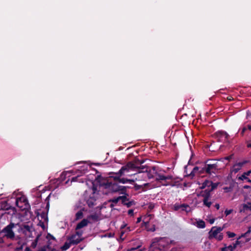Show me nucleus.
I'll list each match as a JSON object with an SVG mask.
<instances>
[{
    "mask_svg": "<svg viewBox=\"0 0 251 251\" xmlns=\"http://www.w3.org/2000/svg\"><path fill=\"white\" fill-rule=\"evenodd\" d=\"M94 177L96 180V183L99 185V189L104 188L109 189L113 192H120L122 193H124L126 191V187L125 186H120L116 183L110 182L99 176H94Z\"/></svg>",
    "mask_w": 251,
    "mask_h": 251,
    "instance_id": "nucleus-3",
    "label": "nucleus"
},
{
    "mask_svg": "<svg viewBox=\"0 0 251 251\" xmlns=\"http://www.w3.org/2000/svg\"><path fill=\"white\" fill-rule=\"evenodd\" d=\"M247 130V128L246 127H244L243 128L242 130V131H241V135H243L244 132H245V131Z\"/></svg>",
    "mask_w": 251,
    "mask_h": 251,
    "instance_id": "nucleus-44",
    "label": "nucleus"
},
{
    "mask_svg": "<svg viewBox=\"0 0 251 251\" xmlns=\"http://www.w3.org/2000/svg\"><path fill=\"white\" fill-rule=\"evenodd\" d=\"M119 174L122 176H127L137 175L139 180H140V177L143 180H145L147 177H151L145 166L138 167L132 162H129L123 166L119 170Z\"/></svg>",
    "mask_w": 251,
    "mask_h": 251,
    "instance_id": "nucleus-1",
    "label": "nucleus"
},
{
    "mask_svg": "<svg viewBox=\"0 0 251 251\" xmlns=\"http://www.w3.org/2000/svg\"><path fill=\"white\" fill-rule=\"evenodd\" d=\"M223 227L213 226L209 232V238L210 239L215 238L218 241H221L223 238V236L221 232L224 229Z\"/></svg>",
    "mask_w": 251,
    "mask_h": 251,
    "instance_id": "nucleus-10",
    "label": "nucleus"
},
{
    "mask_svg": "<svg viewBox=\"0 0 251 251\" xmlns=\"http://www.w3.org/2000/svg\"><path fill=\"white\" fill-rule=\"evenodd\" d=\"M145 248L142 247L141 243L139 241H137L135 242L134 247L128 249L127 251H145Z\"/></svg>",
    "mask_w": 251,
    "mask_h": 251,
    "instance_id": "nucleus-17",
    "label": "nucleus"
},
{
    "mask_svg": "<svg viewBox=\"0 0 251 251\" xmlns=\"http://www.w3.org/2000/svg\"><path fill=\"white\" fill-rule=\"evenodd\" d=\"M38 251H46V249L45 248H42L40 250H39Z\"/></svg>",
    "mask_w": 251,
    "mask_h": 251,
    "instance_id": "nucleus-52",
    "label": "nucleus"
},
{
    "mask_svg": "<svg viewBox=\"0 0 251 251\" xmlns=\"http://www.w3.org/2000/svg\"><path fill=\"white\" fill-rule=\"evenodd\" d=\"M87 219L92 222H97L99 220L100 217L97 213H93L87 217Z\"/></svg>",
    "mask_w": 251,
    "mask_h": 251,
    "instance_id": "nucleus-21",
    "label": "nucleus"
},
{
    "mask_svg": "<svg viewBox=\"0 0 251 251\" xmlns=\"http://www.w3.org/2000/svg\"><path fill=\"white\" fill-rule=\"evenodd\" d=\"M121 228H123L125 232H129L131 231L132 229L130 226H126V225L122 226H121Z\"/></svg>",
    "mask_w": 251,
    "mask_h": 251,
    "instance_id": "nucleus-33",
    "label": "nucleus"
},
{
    "mask_svg": "<svg viewBox=\"0 0 251 251\" xmlns=\"http://www.w3.org/2000/svg\"><path fill=\"white\" fill-rule=\"evenodd\" d=\"M215 207L217 209H219L220 208V205L219 204H216L215 205Z\"/></svg>",
    "mask_w": 251,
    "mask_h": 251,
    "instance_id": "nucleus-49",
    "label": "nucleus"
},
{
    "mask_svg": "<svg viewBox=\"0 0 251 251\" xmlns=\"http://www.w3.org/2000/svg\"><path fill=\"white\" fill-rule=\"evenodd\" d=\"M218 186V183H213L212 182V184L210 185V187L208 188L211 191H213Z\"/></svg>",
    "mask_w": 251,
    "mask_h": 251,
    "instance_id": "nucleus-34",
    "label": "nucleus"
},
{
    "mask_svg": "<svg viewBox=\"0 0 251 251\" xmlns=\"http://www.w3.org/2000/svg\"><path fill=\"white\" fill-rule=\"evenodd\" d=\"M16 204L21 210H28L30 208V205L28 203L26 197L22 195H20L17 197Z\"/></svg>",
    "mask_w": 251,
    "mask_h": 251,
    "instance_id": "nucleus-9",
    "label": "nucleus"
},
{
    "mask_svg": "<svg viewBox=\"0 0 251 251\" xmlns=\"http://www.w3.org/2000/svg\"><path fill=\"white\" fill-rule=\"evenodd\" d=\"M16 249H17L18 250L21 249V250L23 251V246H21L20 247L16 248Z\"/></svg>",
    "mask_w": 251,
    "mask_h": 251,
    "instance_id": "nucleus-53",
    "label": "nucleus"
},
{
    "mask_svg": "<svg viewBox=\"0 0 251 251\" xmlns=\"http://www.w3.org/2000/svg\"><path fill=\"white\" fill-rule=\"evenodd\" d=\"M215 222V219H211L209 220V222L210 224H213Z\"/></svg>",
    "mask_w": 251,
    "mask_h": 251,
    "instance_id": "nucleus-45",
    "label": "nucleus"
},
{
    "mask_svg": "<svg viewBox=\"0 0 251 251\" xmlns=\"http://www.w3.org/2000/svg\"><path fill=\"white\" fill-rule=\"evenodd\" d=\"M17 222H19V226H18L19 228V232L22 233L24 234L25 236H29V234H30V228L29 226L27 225H20V222L21 221L20 215H19V217H18L16 219Z\"/></svg>",
    "mask_w": 251,
    "mask_h": 251,
    "instance_id": "nucleus-12",
    "label": "nucleus"
},
{
    "mask_svg": "<svg viewBox=\"0 0 251 251\" xmlns=\"http://www.w3.org/2000/svg\"><path fill=\"white\" fill-rule=\"evenodd\" d=\"M197 226L199 228H203L205 227V222L202 220H199L197 222Z\"/></svg>",
    "mask_w": 251,
    "mask_h": 251,
    "instance_id": "nucleus-27",
    "label": "nucleus"
},
{
    "mask_svg": "<svg viewBox=\"0 0 251 251\" xmlns=\"http://www.w3.org/2000/svg\"><path fill=\"white\" fill-rule=\"evenodd\" d=\"M153 206H152L151 205L150 206V208L151 209L152 208H153Z\"/></svg>",
    "mask_w": 251,
    "mask_h": 251,
    "instance_id": "nucleus-60",
    "label": "nucleus"
},
{
    "mask_svg": "<svg viewBox=\"0 0 251 251\" xmlns=\"http://www.w3.org/2000/svg\"><path fill=\"white\" fill-rule=\"evenodd\" d=\"M222 135L223 137H225L226 139H227L228 137V134L225 131L222 132Z\"/></svg>",
    "mask_w": 251,
    "mask_h": 251,
    "instance_id": "nucleus-41",
    "label": "nucleus"
},
{
    "mask_svg": "<svg viewBox=\"0 0 251 251\" xmlns=\"http://www.w3.org/2000/svg\"><path fill=\"white\" fill-rule=\"evenodd\" d=\"M227 99L228 100L231 101L233 100V98L231 97H229L227 98Z\"/></svg>",
    "mask_w": 251,
    "mask_h": 251,
    "instance_id": "nucleus-55",
    "label": "nucleus"
},
{
    "mask_svg": "<svg viewBox=\"0 0 251 251\" xmlns=\"http://www.w3.org/2000/svg\"><path fill=\"white\" fill-rule=\"evenodd\" d=\"M0 208L2 210H8L10 209V206L6 202L4 201L1 203Z\"/></svg>",
    "mask_w": 251,
    "mask_h": 251,
    "instance_id": "nucleus-25",
    "label": "nucleus"
},
{
    "mask_svg": "<svg viewBox=\"0 0 251 251\" xmlns=\"http://www.w3.org/2000/svg\"><path fill=\"white\" fill-rule=\"evenodd\" d=\"M239 179L241 180H245L246 182L251 183V170L244 173L240 176L239 177Z\"/></svg>",
    "mask_w": 251,
    "mask_h": 251,
    "instance_id": "nucleus-16",
    "label": "nucleus"
},
{
    "mask_svg": "<svg viewBox=\"0 0 251 251\" xmlns=\"http://www.w3.org/2000/svg\"><path fill=\"white\" fill-rule=\"evenodd\" d=\"M74 235H78L79 238H81V236L82 235V231H77L76 232L75 234Z\"/></svg>",
    "mask_w": 251,
    "mask_h": 251,
    "instance_id": "nucleus-42",
    "label": "nucleus"
},
{
    "mask_svg": "<svg viewBox=\"0 0 251 251\" xmlns=\"http://www.w3.org/2000/svg\"><path fill=\"white\" fill-rule=\"evenodd\" d=\"M232 209H226L225 211V214H226V216L231 214L232 212Z\"/></svg>",
    "mask_w": 251,
    "mask_h": 251,
    "instance_id": "nucleus-40",
    "label": "nucleus"
},
{
    "mask_svg": "<svg viewBox=\"0 0 251 251\" xmlns=\"http://www.w3.org/2000/svg\"><path fill=\"white\" fill-rule=\"evenodd\" d=\"M42 218H44L45 220H46L47 219V216L45 214H43L42 215H41Z\"/></svg>",
    "mask_w": 251,
    "mask_h": 251,
    "instance_id": "nucleus-46",
    "label": "nucleus"
},
{
    "mask_svg": "<svg viewBox=\"0 0 251 251\" xmlns=\"http://www.w3.org/2000/svg\"><path fill=\"white\" fill-rule=\"evenodd\" d=\"M248 128L249 130H251V125H249V126H248Z\"/></svg>",
    "mask_w": 251,
    "mask_h": 251,
    "instance_id": "nucleus-56",
    "label": "nucleus"
},
{
    "mask_svg": "<svg viewBox=\"0 0 251 251\" xmlns=\"http://www.w3.org/2000/svg\"><path fill=\"white\" fill-rule=\"evenodd\" d=\"M39 237H40V235H38L36 237V239L34 240V241L32 242V243L31 244V247L32 248L34 249L36 247Z\"/></svg>",
    "mask_w": 251,
    "mask_h": 251,
    "instance_id": "nucleus-31",
    "label": "nucleus"
},
{
    "mask_svg": "<svg viewBox=\"0 0 251 251\" xmlns=\"http://www.w3.org/2000/svg\"><path fill=\"white\" fill-rule=\"evenodd\" d=\"M244 163V162H242L235 164L231 169V172L234 174L237 173L242 168Z\"/></svg>",
    "mask_w": 251,
    "mask_h": 251,
    "instance_id": "nucleus-19",
    "label": "nucleus"
},
{
    "mask_svg": "<svg viewBox=\"0 0 251 251\" xmlns=\"http://www.w3.org/2000/svg\"><path fill=\"white\" fill-rule=\"evenodd\" d=\"M251 116V113H248L247 115V118L250 119Z\"/></svg>",
    "mask_w": 251,
    "mask_h": 251,
    "instance_id": "nucleus-51",
    "label": "nucleus"
},
{
    "mask_svg": "<svg viewBox=\"0 0 251 251\" xmlns=\"http://www.w3.org/2000/svg\"><path fill=\"white\" fill-rule=\"evenodd\" d=\"M126 201H125V202H124L125 203V204L126 205V206L128 207H130L131 205H132L133 204H134V201H130L129 202H126Z\"/></svg>",
    "mask_w": 251,
    "mask_h": 251,
    "instance_id": "nucleus-36",
    "label": "nucleus"
},
{
    "mask_svg": "<svg viewBox=\"0 0 251 251\" xmlns=\"http://www.w3.org/2000/svg\"><path fill=\"white\" fill-rule=\"evenodd\" d=\"M247 146H248V147L251 148V143L250 144H248Z\"/></svg>",
    "mask_w": 251,
    "mask_h": 251,
    "instance_id": "nucleus-57",
    "label": "nucleus"
},
{
    "mask_svg": "<svg viewBox=\"0 0 251 251\" xmlns=\"http://www.w3.org/2000/svg\"><path fill=\"white\" fill-rule=\"evenodd\" d=\"M173 209L175 211L181 210L182 211H185L188 212L190 211V207L187 204H179V203H175L173 205Z\"/></svg>",
    "mask_w": 251,
    "mask_h": 251,
    "instance_id": "nucleus-15",
    "label": "nucleus"
},
{
    "mask_svg": "<svg viewBox=\"0 0 251 251\" xmlns=\"http://www.w3.org/2000/svg\"><path fill=\"white\" fill-rule=\"evenodd\" d=\"M71 245L72 244L70 241L69 242H65L64 245L61 247V249L63 251H66L70 247Z\"/></svg>",
    "mask_w": 251,
    "mask_h": 251,
    "instance_id": "nucleus-30",
    "label": "nucleus"
},
{
    "mask_svg": "<svg viewBox=\"0 0 251 251\" xmlns=\"http://www.w3.org/2000/svg\"><path fill=\"white\" fill-rule=\"evenodd\" d=\"M226 234L229 238H232L235 236L236 234L233 232H231L230 231H227Z\"/></svg>",
    "mask_w": 251,
    "mask_h": 251,
    "instance_id": "nucleus-37",
    "label": "nucleus"
},
{
    "mask_svg": "<svg viewBox=\"0 0 251 251\" xmlns=\"http://www.w3.org/2000/svg\"><path fill=\"white\" fill-rule=\"evenodd\" d=\"M125 232H126L125 231L123 228H121V232H120V237L123 240H124V239L125 238V237H124V235Z\"/></svg>",
    "mask_w": 251,
    "mask_h": 251,
    "instance_id": "nucleus-38",
    "label": "nucleus"
},
{
    "mask_svg": "<svg viewBox=\"0 0 251 251\" xmlns=\"http://www.w3.org/2000/svg\"><path fill=\"white\" fill-rule=\"evenodd\" d=\"M249 187H250L249 186H247V185L244 186V188H246V189L249 188Z\"/></svg>",
    "mask_w": 251,
    "mask_h": 251,
    "instance_id": "nucleus-58",
    "label": "nucleus"
},
{
    "mask_svg": "<svg viewBox=\"0 0 251 251\" xmlns=\"http://www.w3.org/2000/svg\"><path fill=\"white\" fill-rule=\"evenodd\" d=\"M211 184H212L211 181H210L208 180H206L201 184V185L200 186V188L201 189H206L207 188H209L210 186V185H211Z\"/></svg>",
    "mask_w": 251,
    "mask_h": 251,
    "instance_id": "nucleus-23",
    "label": "nucleus"
},
{
    "mask_svg": "<svg viewBox=\"0 0 251 251\" xmlns=\"http://www.w3.org/2000/svg\"><path fill=\"white\" fill-rule=\"evenodd\" d=\"M209 200L210 199H203L202 200L203 205L208 208H209L212 204V202L209 201Z\"/></svg>",
    "mask_w": 251,
    "mask_h": 251,
    "instance_id": "nucleus-28",
    "label": "nucleus"
},
{
    "mask_svg": "<svg viewBox=\"0 0 251 251\" xmlns=\"http://www.w3.org/2000/svg\"><path fill=\"white\" fill-rule=\"evenodd\" d=\"M205 164H218V162L216 160H214V159H209V160H207Z\"/></svg>",
    "mask_w": 251,
    "mask_h": 251,
    "instance_id": "nucleus-35",
    "label": "nucleus"
},
{
    "mask_svg": "<svg viewBox=\"0 0 251 251\" xmlns=\"http://www.w3.org/2000/svg\"><path fill=\"white\" fill-rule=\"evenodd\" d=\"M18 217H19V214L12 215L10 223L0 231V235H2L3 238L11 240H14L15 239V234L13 228L19 226V222L16 221Z\"/></svg>",
    "mask_w": 251,
    "mask_h": 251,
    "instance_id": "nucleus-4",
    "label": "nucleus"
},
{
    "mask_svg": "<svg viewBox=\"0 0 251 251\" xmlns=\"http://www.w3.org/2000/svg\"><path fill=\"white\" fill-rule=\"evenodd\" d=\"M250 232V230H248L245 233L243 234L240 236L235 242V243H233V245H230L228 246H225V247L222 249V251H233L235 248L237 247V245H239L241 243V241H239V239L243 237H245Z\"/></svg>",
    "mask_w": 251,
    "mask_h": 251,
    "instance_id": "nucleus-11",
    "label": "nucleus"
},
{
    "mask_svg": "<svg viewBox=\"0 0 251 251\" xmlns=\"http://www.w3.org/2000/svg\"><path fill=\"white\" fill-rule=\"evenodd\" d=\"M171 243V241L168 238H155L152 240L149 251H154V249L164 251L168 247Z\"/></svg>",
    "mask_w": 251,
    "mask_h": 251,
    "instance_id": "nucleus-6",
    "label": "nucleus"
},
{
    "mask_svg": "<svg viewBox=\"0 0 251 251\" xmlns=\"http://www.w3.org/2000/svg\"><path fill=\"white\" fill-rule=\"evenodd\" d=\"M25 251H30V249L29 247H26Z\"/></svg>",
    "mask_w": 251,
    "mask_h": 251,
    "instance_id": "nucleus-54",
    "label": "nucleus"
},
{
    "mask_svg": "<svg viewBox=\"0 0 251 251\" xmlns=\"http://www.w3.org/2000/svg\"><path fill=\"white\" fill-rule=\"evenodd\" d=\"M68 240L72 245H76L82 240V238H80L78 235L74 234L70 237Z\"/></svg>",
    "mask_w": 251,
    "mask_h": 251,
    "instance_id": "nucleus-18",
    "label": "nucleus"
},
{
    "mask_svg": "<svg viewBox=\"0 0 251 251\" xmlns=\"http://www.w3.org/2000/svg\"><path fill=\"white\" fill-rule=\"evenodd\" d=\"M219 169L217 164H204L203 167L196 166L193 169L189 176L193 177L196 174H201L205 173L207 174H216Z\"/></svg>",
    "mask_w": 251,
    "mask_h": 251,
    "instance_id": "nucleus-5",
    "label": "nucleus"
},
{
    "mask_svg": "<svg viewBox=\"0 0 251 251\" xmlns=\"http://www.w3.org/2000/svg\"><path fill=\"white\" fill-rule=\"evenodd\" d=\"M4 243V239L3 238L0 237V243Z\"/></svg>",
    "mask_w": 251,
    "mask_h": 251,
    "instance_id": "nucleus-50",
    "label": "nucleus"
},
{
    "mask_svg": "<svg viewBox=\"0 0 251 251\" xmlns=\"http://www.w3.org/2000/svg\"><path fill=\"white\" fill-rule=\"evenodd\" d=\"M84 211L83 209H82L78 211L76 214H75V220H78L79 219H82L83 217V211Z\"/></svg>",
    "mask_w": 251,
    "mask_h": 251,
    "instance_id": "nucleus-24",
    "label": "nucleus"
},
{
    "mask_svg": "<svg viewBox=\"0 0 251 251\" xmlns=\"http://www.w3.org/2000/svg\"><path fill=\"white\" fill-rule=\"evenodd\" d=\"M122 176L119 174V171L118 173L113 174V176H111V178H113L116 181H118L119 183L125 184L126 183H132L134 182V180L132 179H128L125 178H121Z\"/></svg>",
    "mask_w": 251,
    "mask_h": 251,
    "instance_id": "nucleus-13",
    "label": "nucleus"
},
{
    "mask_svg": "<svg viewBox=\"0 0 251 251\" xmlns=\"http://www.w3.org/2000/svg\"><path fill=\"white\" fill-rule=\"evenodd\" d=\"M144 162V160H140L137 159L135 160L134 162H133L134 164H135L137 166L139 167V165H142ZM142 166H140V167H142Z\"/></svg>",
    "mask_w": 251,
    "mask_h": 251,
    "instance_id": "nucleus-32",
    "label": "nucleus"
},
{
    "mask_svg": "<svg viewBox=\"0 0 251 251\" xmlns=\"http://www.w3.org/2000/svg\"><path fill=\"white\" fill-rule=\"evenodd\" d=\"M94 176V175L90 174L88 176V180L86 181V185L89 187V188L85 190V193L86 194H90L89 197L86 198V202L89 207H93L96 204L98 192L99 191L98 189H100Z\"/></svg>",
    "mask_w": 251,
    "mask_h": 251,
    "instance_id": "nucleus-2",
    "label": "nucleus"
},
{
    "mask_svg": "<svg viewBox=\"0 0 251 251\" xmlns=\"http://www.w3.org/2000/svg\"><path fill=\"white\" fill-rule=\"evenodd\" d=\"M155 177L157 181H164V183H162L165 186H174L176 185V183L178 181H175V178L172 176L168 175L164 176L160 173H156Z\"/></svg>",
    "mask_w": 251,
    "mask_h": 251,
    "instance_id": "nucleus-8",
    "label": "nucleus"
},
{
    "mask_svg": "<svg viewBox=\"0 0 251 251\" xmlns=\"http://www.w3.org/2000/svg\"><path fill=\"white\" fill-rule=\"evenodd\" d=\"M120 201H121L122 203L125 202L127 201V198L125 196H119L117 198H114L109 201L110 202V207H113Z\"/></svg>",
    "mask_w": 251,
    "mask_h": 251,
    "instance_id": "nucleus-14",
    "label": "nucleus"
},
{
    "mask_svg": "<svg viewBox=\"0 0 251 251\" xmlns=\"http://www.w3.org/2000/svg\"><path fill=\"white\" fill-rule=\"evenodd\" d=\"M151 231H154L155 230V228H153L152 229H151Z\"/></svg>",
    "mask_w": 251,
    "mask_h": 251,
    "instance_id": "nucleus-61",
    "label": "nucleus"
},
{
    "mask_svg": "<svg viewBox=\"0 0 251 251\" xmlns=\"http://www.w3.org/2000/svg\"><path fill=\"white\" fill-rule=\"evenodd\" d=\"M134 214V211L133 209H129L128 211V214L130 216H133Z\"/></svg>",
    "mask_w": 251,
    "mask_h": 251,
    "instance_id": "nucleus-43",
    "label": "nucleus"
},
{
    "mask_svg": "<svg viewBox=\"0 0 251 251\" xmlns=\"http://www.w3.org/2000/svg\"><path fill=\"white\" fill-rule=\"evenodd\" d=\"M243 208L244 211L249 210L251 211V201L248 202L246 203L243 204Z\"/></svg>",
    "mask_w": 251,
    "mask_h": 251,
    "instance_id": "nucleus-26",
    "label": "nucleus"
},
{
    "mask_svg": "<svg viewBox=\"0 0 251 251\" xmlns=\"http://www.w3.org/2000/svg\"><path fill=\"white\" fill-rule=\"evenodd\" d=\"M211 192V191L208 188H207L204 191H201V195L203 198V199H210Z\"/></svg>",
    "mask_w": 251,
    "mask_h": 251,
    "instance_id": "nucleus-22",
    "label": "nucleus"
},
{
    "mask_svg": "<svg viewBox=\"0 0 251 251\" xmlns=\"http://www.w3.org/2000/svg\"><path fill=\"white\" fill-rule=\"evenodd\" d=\"M15 251H22V250H21V249H20V250H18L17 249H15Z\"/></svg>",
    "mask_w": 251,
    "mask_h": 251,
    "instance_id": "nucleus-59",
    "label": "nucleus"
},
{
    "mask_svg": "<svg viewBox=\"0 0 251 251\" xmlns=\"http://www.w3.org/2000/svg\"><path fill=\"white\" fill-rule=\"evenodd\" d=\"M171 251H180V249L177 248L173 249Z\"/></svg>",
    "mask_w": 251,
    "mask_h": 251,
    "instance_id": "nucleus-47",
    "label": "nucleus"
},
{
    "mask_svg": "<svg viewBox=\"0 0 251 251\" xmlns=\"http://www.w3.org/2000/svg\"><path fill=\"white\" fill-rule=\"evenodd\" d=\"M141 221V217H139L137 218V222L136 223H140V222Z\"/></svg>",
    "mask_w": 251,
    "mask_h": 251,
    "instance_id": "nucleus-48",
    "label": "nucleus"
},
{
    "mask_svg": "<svg viewBox=\"0 0 251 251\" xmlns=\"http://www.w3.org/2000/svg\"><path fill=\"white\" fill-rule=\"evenodd\" d=\"M231 158H232V155H230V156H229L226 157H225L224 158H221L220 160H221L223 162H224V160L229 161Z\"/></svg>",
    "mask_w": 251,
    "mask_h": 251,
    "instance_id": "nucleus-39",
    "label": "nucleus"
},
{
    "mask_svg": "<svg viewBox=\"0 0 251 251\" xmlns=\"http://www.w3.org/2000/svg\"><path fill=\"white\" fill-rule=\"evenodd\" d=\"M88 168H90L87 165H83L81 166H79L75 170H72L69 172H64L62 174L61 177L65 178L66 177V176L68 174L72 173L73 175H77L76 176L73 177L72 178L71 182L72 181H78L80 182H83V180L82 178H79V177L81 176L83 174H85L87 172Z\"/></svg>",
    "mask_w": 251,
    "mask_h": 251,
    "instance_id": "nucleus-7",
    "label": "nucleus"
},
{
    "mask_svg": "<svg viewBox=\"0 0 251 251\" xmlns=\"http://www.w3.org/2000/svg\"><path fill=\"white\" fill-rule=\"evenodd\" d=\"M89 221L87 219H83L80 222H79L76 226V230L81 229L86 226L89 223Z\"/></svg>",
    "mask_w": 251,
    "mask_h": 251,
    "instance_id": "nucleus-20",
    "label": "nucleus"
},
{
    "mask_svg": "<svg viewBox=\"0 0 251 251\" xmlns=\"http://www.w3.org/2000/svg\"><path fill=\"white\" fill-rule=\"evenodd\" d=\"M152 215L149 214L146 216L143 219V223L147 226L149 223V220L151 218Z\"/></svg>",
    "mask_w": 251,
    "mask_h": 251,
    "instance_id": "nucleus-29",
    "label": "nucleus"
}]
</instances>
